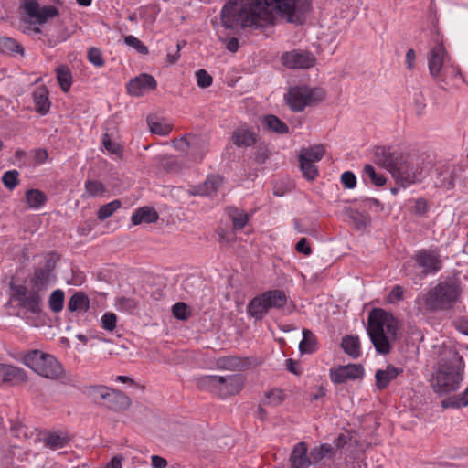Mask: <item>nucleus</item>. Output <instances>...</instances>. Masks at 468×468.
<instances>
[{
	"mask_svg": "<svg viewBox=\"0 0 468 468\" xmlns=\"http://www.w3.org/2000/svg\"><path fill=\"white\" fill-rule=\"evenodd\" d=\"M311 9V0H228L221 10L226 28L265 27L273 23L275 10L287 22L301 25Z\"/></svg>",
	"mask_w": 468,
	"mask_h": 468,
	"instance_id": "f257e3e1",
	"label": "nucleus"
},
{
	"mask_svg": "<svg viewBox=\"0 0 468 468\" xmlns=\"http://www.w3.org/2000/svg\"><path fill=\"white\" fill-rule=\"evenodd\" d=\"M375 160L404 188L421 182L425 177L426 159L423 155L404 154L391 151L390 148L378 147L375 153Z\"/></svg>",
	"mask_w": 468,
	"mask_h": 468,
	"instance_id": "f03ea898",
	"label": "nucleus"
},
{
	"mask_svg": "<svg viewBox=\"0 0 468 468\" xmlns=\"http://www.w3.org/2000/svg\"><path fill=\"white\" fill-rule=\"evenodd\" d=\"M399 322L390 314L374 309L367 318V333L376 351L382 355L390 352V343L396 340Z\"/></svg>",
	"mask_w": 468,
	"mask_h": 468,
	"instance_id": "7ed1b4c3",
	"label": "nucleus"
},
{
	"mask_svg": "<svg viewBox=\"0 0 468 468\" xmlns=\"http://www.w3.org/2000/svg\"><path fill=\"white\" fill-rule=\"evenodd\" d=\"M461 362L462 357L457 354L450 359H441L431 379L434 392L444 395L459 388L463 381Z\"/></svg>",
	"mask_w": 468,
	"mask_h": 468,
	"instance_id": "20e7f679",
	"label": "nucleus"
},
{
	"mask_svg": "<svg viewBox=\"0 0 468 468\" xmlns=\"http://www.w3.org/2000/svg\"><path fill=\"white\" fill-rule=\"evenodd\" d=\"M460 294L461 289L456 282H441L425 294V305L430 311L449 310L458 301Z\"/></svg>",
	"mask_w": 468,
	"mask_h": 468,
	"instance_id": "39448f33",
	"label": "nucleus"
},
{
	"mask_svg": "<svg viewBox=\"0 0 468 468\" xmlns=\"http://www.w3.org/2000/svg\"><path fill=\"white\" fill-rule=\"evenodd\" d=\"M23 362L35 373L46 378L57 379L64 375L62 365L54 356L37 349L27 352Z\"/></svg>",
	"mask_w": 468,
	"mask_h": 468,
	"instance_id": "423d86ee",
	"label": "nucleus"
},
{
	"mask_svg": "<svg viewBox=\"0 0 468 468\" xmlns=\"http://www.w3.org/2000/svg\"><path fill=\"white\" fill-rule=\"evenodd\" d=\"M288 302V296L284 291L275 289L266 291L254 297L248 304V314L259 320L271 309H282Z\"/></svg>",
	"mask_w": 468,
	"mask_h": 468,
	"instance_id": "0eeeda50",
	"label": "nucleus"
},
{
	"mask_svg": "<svg viewBox=\"0 0 468 468\" xmlns=\"http://www.w3.org/2000/svg\"><path fill=\"white\" fill-rule=\"evenodd\" d=\"M10 298L9 302L16 303V307L19 311L33 315H38L42 312V297L43 294L37 290H28L27 286L22 284H15L10 282Z\"/></svg>",
	"mask_w": 468,
	"mask_h": 468,
	"instance_id": "6e6552de",
	"label": "nucleus"
},
{
	"mask_svg": "<svg viewBox=\"0 0 468 468\" xmlns=\"http://www.w3.org/2000/svg\"><path fill=\"white\" fill-rule=\"evenodd\" d=\"M284 97L292 111L303 112L305 107L322 101L325 97V92L321 88L295 86L291 88Z\"/></svg>",
	"mask_w": 468,
	"mask_h": 468,
	"instance_id": "1a4fd4ad",
	"label": "nucleus"
},
{
	"mask_svg": "<svg viewBox=\"0 0 468 468\" xmlns=\"http://www.w3.org/2000/svg\"><path fill=\"white\" fill-rule=\"evenodd\" d=\"M89 390L94 399L104 400L105 406L111 410L125 411L131 406V399L118 389L109 388L105 386H90Z\"/></svg>",
	"mask_w": 468,
	"mask_h": 468,
	"instance_id": "9d476101",
	"label": "nucleus"
},
{
	"mask_svg": "<svg viewBox=\"0 0 468 468\" xmlns=\"http://www.w3.org/2000/svg\"><path fill=\"white\" fill-rule=\"evenodd\" d=\"M281 62L288 69H310L315 65L316 58L308 50L293 49L284 52Z\"/></svg>",
	"mask_w": 468,
	"mask_h": 468,
	"instance_id": "9b49d317",
	"label": "nucleus"
},
{
	"mask_svg": "<svg viewBox=\"0 0 468 468\" xmlns=\"http://www.w3.org/2000/svg\"><path fill=\"white\" fill-rule=\"evenodd\" d=\"M23 9L25 13L37 24H44L48 19L58 16L59 14L58 8L55 6H40L37 0H24Z\"/></svg>",
	"mask_w": 468,
	"mask_h": 468,
	"instance_id": "f8f14e48",
	"label": "nucleus"
},
{
	"mask_svg": "<svg viewBox=\"0 0 468 468\" xmlns=\"http://www.w3.org/2000/svg\"><path fill=\"white\" fill-rule=\"evenodd\" d=\"M176 147L185 150L189 149L191 155L195 161H201L208 150V142L206 138L196 135H188L182 137L176 142Z\"/></svg>",
	"mask_w": 468,
	"mask_h": 468,
	"instance_id": "ddd939ff",
	"label": "nucleus"
},
{
	"mask_svg": "<svg viewBox=\"0 0 468 468\" xmlns=\"http://www.w3.org/2000/svg\"><path fill=\"white\" fill-rule=\"evenodd\" d=\"M416 263L423 269L424 275L435 273L441 269L442 261L438 252L420 250L415 255Z\"/></svg>",
	"mask_w": 468,
	"mask_h": 468,
	"instance_id": "4468645a",
	"label": "nucleus"
},
{
	"mask_svg": "<svg viewBox=\"0 0 468 468\" xmlns=\"http://www.w3.org/2000/svg\"><path fill=\"white\" fill-rule=\"evenodd\" d=\"M157 87L156 80L152 75L143 73L133 78L127 83V91L130 95L140 97Z\"/></svg>",
	"mask_w": 468,
	"mask_h": 468,
	"instance_id": "2eb2a0df",
	"label": "nucleus"
},
{
	"mask_svg": "<svg viewBox=\"0 0 468 468\" xmlns=\"http://www.w3.org/2000/svg\"><path fill=\"white\" fill-rule=\"evenodd\" d=\"M447 60L448 54L443 44L437 41L431 49L428 59L429 71L433 79H437L441 75L442 66Z\"/></svg>",
	"mask_w": 468,
	"mask_h": 468,
	"instance_id": "dca6fc26",
	"label": "nucleus"
},
{
	"mask_svg": "<svg viewBox=\"0 0 468 468\" xmlns=\"http://www.w3.org/2000/svg\"><path fill=\"white\" fill-rule=\"evenodd\" d=\"M52 271L53 267L49 261L37 268L31 279L32 289L37 290L38 292L44 294V292L55 280Z\"/></svg>",
	"mask_w": 468,
	"mask_h": 468,
	"instance_id": "f3484780",
	"label": "nucleus"
},
{
	"mask_svg": "<svg viewBox=\"0 0 468 468\" xmlns=\"http://www.w3.org/2000/svg\"><path fill=\"white\" fill-rule=\"evenodd\" d=\"M363 374L364 368L361 365L349 364L331 369L330 378L334 383L341 384L349 379L359 378Z\"/></svg>",
	"mask_w": 468,
	"mask_h": 468,
	"instance_id": "a211bd4d",
	"label": "nucleus"
},
{
	"mask_svg": "<svg viewBox=\"0 0 468 468\" xmlns=\"http://www.w3.org/2000/svg\"><path fill=\"white\" fill-rule=\"evenodd\" d=\"M218 397L226 398L238 394L244 387V378L241 375L218 376Z\"/></svg>",
	"mask_w": 468,
	"mask_h": 468,
	"instance_id": "6ab92c4d",
	"label": "nucleus"
},
{
	"mask_svg": "<svg viewBox=\"0 0 468 468\" xmlns=\"http://www.w3.org/2000/svg\"><path fill=\"white\" fill-rule=\"evenodd\" d=\"M233 144L238 147H250L257 143L258 134L250 128H237L231 135Z\"/></svg>",
	"mask_w": 468,
	"mask_h": 468,
	"instance_id": "aec40b11",
	"label": "nucleus"
},
{
	"mask_svg": "<svg viewBox=\"0 0 468 468\" xmlns=\"http://www.w3.org/2000/svg\"><path fill=\"white\" fill-rule=\"evenodd\" d=\"M307 444L303 441L298 442L290 456L292 468H309L312 463L311 456H307Z\"/></svg>",
	"mask_w": 468,
	"mask_h": 468,
	"instance_id": "412c9836",
	"label": "nucleus"
},
{
	"mask_svg": "<svg viewBox=\"0 0 468 468\" xmlns=\"http://www.w3.org/2000/svg\"><path fill=\"white\" fill-rule=\"evenodd\" d=\"M401 373L402 368L393 365H388L385 369H378L375 373L377 388L379 390L386 388Z\"/></svg>",
	"mask_w": 468,
	"mask_h": 468,
	"instance_id": "4be33fe9",
	"label": "nucleus"
},
{
	"mask_svg": "<svg viewBox=\"0 0 468 468\" xmlns=\"http://www.w3.org/2000/svg\"><path fill=\"white\" fill-rule=\"evenodd\" d=\"M2 378L4 383H8L12 386L20 385L27 380V376L24 369L5 364Z\"/></svg>",
	"mask_w": 468,
	"mask_h": 468,
	"instance_id": "5701e85b",
	"label": "nucleus"
},
{
	"mask_svg": "<svg viewBox=\"0 0 468 468\" xmlns=\"http://www.w3.org/2000/svg\"><path fill=\"white\" fill-rule=\"evenodd\" d=\"M32 98L36 112L44 115L49 111L50 101L48 99V90L46 87L40 86L36 88L32 92Z\"/></svg>",
	"mask_w": 468,
	"mask_h": 468,
	"instance_id": "b1692460",
	"label": "nucleus"
},
{
	"mask_svg": "<svg viewBox=\"0 0 468 468\" xmlns=\"http://www.w3.org/2000/svg\"><path fill=\"white\" fill-rule=\"evenodd\" d=\"M158 214L156 210L150 207H143L136 209L132 215L131 220L133 225L142 223H154L157 221Z\"/></svg>",
	"mask_w": 468,
	"mask_h": 468,
	"instance_id": "393cba45",
	"label": "nucleus"
},
{
	"mask_svg": "<svg viewBox=\"0 0 468 468\" xmlns=\"http://www.w3.org/2000/svg\"><path fill=\"white\" fill-rule=\"evenodd\" d=\"M261 124L262 127L269 132L276 133L278 134H286L289 133L288 125L272 114L264 116Z\"/></svg>",
	"mask_w": 468,
	"mask_h": 468,
	"instance_id": "a878e982",
	"label": "nucleus"
},
{
	"mask_svg": "<svg viewBox=\"0 0 468 468\" xmlns=\"http://www.w3.org/2000/svg\"><path fill=\"white\" fill-rule=\"evenodd\" d=\"M90 308V300L83 292H75L68 302V309L70 312L85 313Z\"/></svg>",
	"mask_w": 468,
	"mask_h": 468,
	"instance_id": "bb28decb",
	"label": "nucleus"
},
{
	"mask_svg": "<svg viewBox=\"0 0 468 468\" xmlns=\"http://www.w3.org/2000/svg\"><path fill=\"white\" fill-rule=\"evenodd\" d=\"M341 347L352 358H357L361 355L360 341L356 335H345L342 338Z\"/></svg>",
	"mask_w": 468,
	"mask_h": 468,
	"instance_id": "cd10ccee",
	"label": "nucleus"
},
{
	"mask_svg": "<svg viewBox=\"0 0 468 468\" xmlns=\"http://www.w3.org/2000/svg\"><path fill=\"white\" fill-rule=\"evenodd\" d=\"M223 178L218 175H211L200 186H198L197 193L203 196H210L215 193L222 185Z\"/></svg>",
	"mask_w": 468,
	"mask_h": 468,
	"instance_id": "c85d7f7f",
	"label": "nucleus"
},
{
	"mask_svg": "<svg viewBox=\"0 0 468 468\" xmlns=\"http://www.w3.org/2000/svg\"><path fill=\"white\" fill-rule=\"evenodd\" d=\"M312 461L316 463L323 459H332L335 456V447L329 443H323L314 447L310 452Z\"/></svg>",
	"mask_w": 468,
	"mask_h": 468,
	"instance_id": "c756f323",
	"label": "nucleus"
},
{
	"mask_svg": "<svg viewBox=\"0 0 468 468\" xmlns=\"http://www.w3.org/2000/svg\"><path fill=\"white\" fill-rule=\"evenodd\" d=\"M324 147L322 144H315L310 147L302 148L300 151L299 158L316 163L324 157Z\"/></svg>",
	"mask_w": 468,
	"mask_h": 468,
	"instance_id": "7c9ffc66",
	"label": "nucleus"
},
{
	"mask_svg": "<svg viewBox=\"0 0 468 468\" xmlns=\"http://www.w3.org/2000/svg\"><path fill=\"white\" fill-rule=\"evenodd\" d=\"M317 339L309 329L303 330V339L299 344L301 353L312 354L316 350Z\"/></svg>",
	"mask_w": 468,
	"mask_h": 468,
	"instance_id": "2f4dec72",
	"label": "nucleus"
},
{
	"mask_svg": "<svg viewBox=\"0 0 468 468\" xmlns=\"http://www.w3.org/2000/svg\"><path fill=\"white\" fill-rule=\"evenodd\" d=\"M58 82L64 92L69 90L72 84V75L69 68L66 65H60L56 69Z\"/></svg>",
	"mask_w": 468,
	"mask_h": 468,
	"instance_id": "473e14b6",
	"label": "nucleus"
},
{
	"mask_svg": "<svg viewBox=\"0 0 468 468\" xmlns=\"http://www.w3.org/2000/svg\"><path fill=\"white\" fill-rule=\"evenodd\" d=\"M243 366V363L239 357L228 356H222L216 360V367L218 369L223 370H239Z\"/></svg>",
	"mask_w": 468,
	"mask_h": 468,
	"instance_id": "72a5a7b5",
	"label": "nucleus"
},
{
	"mask_svg": "<svg viewBox=\"0 0 468 468\" xmlns=\"http://www.w3.org/2000/svg\"><path fill=\"white\" fill-rule=\"evenodd\" d=\"M26 201L31 208H38L47 201L46 195L37 189H30L26 192Z\"/></svg>",
	"mask_w": 468,
	"mask_h": 468,
	"instance_id": "f704fd0d",
	"label": "nucleus"
},
{
	"mask_svg": "<svg viewBox=\"0 0 468 468\" xmlns=\"http://www.w3.org/2000/svg\"><path fill=\"white\" fill-rule=\"evenodd\" d=\"M441 406L457 409L468 406V388L463 392L443 400Z\"/></svg>",
	"mask_w": 468,
	"mask_h": 468,
	"instance_id": "c9c22d12",
	"label": "nucleus"
},
{
	"mask_svg": "<svg viewBox=\"0 0 468 468\" xmlns=\"http://www.w3.org/2000/svg\"><path fill=\"white\" fill-rule=\"evenodd\" d=\"M218 376H203L197 380V386L200 389L208 390L218 395Z\"/></svg>",
	"mask_w": 468,
	"mask_h": 468,
	"instance_id": "e433bc0d",
	"label": "nucleus"
},
{
	"mask_svg": "<svg viewBox=\"0 0 468 468\" xmlns=\"http://www.w3.org/2000/svg\"><path fill=\"white\" fill-rule=\"evenodd\" d=\"M0 52L5 53V54L16 52V53H19V54L23 55L24 48L15 39L7 37H0Z\"/></svg>",
	"mask_w": 468,
	"mask_h": 468,
	"instance_id": "4c0bfd02",
	"label": "nucleus"
},
{
	"mask_svg": "<svg viewBox=\"0 0 468 468\" xmlns=\"http://www.w3.org/2000/svg\"><path fill=\"white\" fill-rule=\"evenodd\" d=\"M147 124L151 133L154 134L166 136L172 131V126L170 124L161 122L153 117L147 118Z\"/></svg>",
	"mask_w": 468,
	"mask_h": 468,
	"instance_id": "58836bf2",
	"label": "nucleus"
},
{
	"mask_svg": "<svg viewBox=\"0 0 468 468\" xmlns=\"http://www.w3.org/2000/svg\"><path fill=\"white\" fill-rule=\"evenodd\" d=\"M64 298V292L60 289H57L51 292L48 299V305L53 313H58L63 309Z\"/></svg>",
	"mask_w": 468,
	"mask_h": 468,
	"instance_id": "ea45409f",
	"label": "nucleus"
},
{
	"mask_svg": "<svg viewBox=\"0 0 468 468\" xmlns=\"http://www.w3.org/2000/svg\"><path fill=\"white\" fill-rule=\"evenodd\" d=\"M121 206H122V203L118 199H115L108 204L101 206L97 212L98 218L101 221L107 219L115 211H117L121 207Z\"/></svg>",
	"mask_w": 468,
	"mask_h": 468,
	"instance_id": "a19ab883",
	"label": "nucleus"
},
{
	"mask_svg": "<svg viewBox=\"0 0 468 468\" xmlns=\"http://www.w3.org/2000/svg\"><path fill=\"white\" fill-rule=\"evenodd\" d=\"M229 217L232 219L235 230H241L249 221V216L243 211H238L236 208H229Z\"/></svg>",
	"mask_w": 468,
	"mask_h": 468,
	"instance_id": "79ce46f5",
	"label": "nucleus"
},
{
	"mask_svg": "<svg viewBox=\"0 0 468 468\" xmlns=\"http://www.w3.org/2000/svg\"><path fill=\"white\" fill-rule=\"evenodd\" d=\"M299 163L303 177L309 181L314 180L318 176V169L314 163L309 162V160L306 159L300 158Z\"/></svg>",
	"mask_w": 468,
	"mask_h": 468,
	"instance_id": "37998d69",
	"label": "nucleus"
},
{
	"mask_svg": "<svg viewBox=\"0 0 468 468\" xmlns=\"http://www.w3.org/2000/svg\"><path fill=\"white\" fill-rule=\"evenodd\" d=\"M45 444L52 450L61 449L68 443V439L58 433H50L44 439Z\"/></svg>",
	"mask_w": 468,
	"mask_h": 468,
	"instance_id": "c03bdc74",
	"label": "nucleus"
},
{
	"mask_svg": "<svg viewBox=\"0 0 468 468\" xmlns=\"http://www.w3.org/2000/svg\"><path fill=\"white\" fill-rule=\"evenodd\" d=\"M85 190L90 197L102 196L106 191L104 185L97 180H87Z\"/></svg>",
	"mask_w": 468,
	"mask_h": 468,
	"instance_id": "a18cd8bd",
	"label": "nucleus"
},
{
	"mask_svg": "<svg viewBox=\"0 0 468 468\" xmlns=\"http://www.w3.org/2000/svg\"><path fill=\"white\" fill-rule=\"evenodd\" d=\"M18 171L9 170L4 173L2 182L7 189L13 190L18 185Z\"/></svg>",
	"mask_w": 468,
	"mask_h": 468,
	"instance_id": "49530a36",
	"label": "nucleus"
},
{
	"mask_svg": "<svg viewBox=\"0 0 468 468\" xmlns=\"http://www.w3.org/2000/svg\"><path fill=\"white\" fill-rule=\"evenodd\" d=\"M123 40L126 45L136 49L138 53H140L142 55L148 54V52H149L148 48L137 37H135L132 35H129V36L124 37Z\"/></svg>",
	"mask_w": 468,
	"mask_h": 468,
	"instance_id": "de8ad7c7",
	"label": "nucleus"
},
{
	"mask_svg": "<svg viewBox=\"0 0 468 468\" xmlns=\"http://www.w3.org/2000/svg\"><path fill=\"white\" fill-rule=\"evenodd\" d=\"M283 401V397L280 389H272L266 394V399L262 401V404L269 406H278Z\"/></svg>",
	"mask_w": 468,
	"mask_h": 468,
	"instance_id": "09e8293b",
	"label": "nucleus"
},
{
	"mask_svg": "<svg viewBox=\"0 0 468 468\" xmlns=\"http://www.w3.org/2000/svg\"><path fill=\"white\" fill-rule=\"evenodd\" d=\"M365 175L368 176L372 182L378 186H382L386 183V178L383 175L377 174L374 167L371 165H366L364 166Z\"/></svg>",
	"mask_w": 468,
	"mask_h": 468,
	"instance_id": "8fccbe9b",
	"label": "nucleus"
},
{
	"mask_svg": "<svg viewBox=\"0 0 468 468\" xmlns=\"http://www.w3.org/2000/svg\"><path fill=\"white\" fill-rule=\"evenodd\" d=\"M101 327L107 331H113L116 327L117 316L114 313H105L101 319Z\"/></svg>",
	"mask_w": 468,
	"mask_h": 468,
	"instance_id": "3c124183",
	"label": "nucleus"
},
{
	"mask_svg": "<svg viewBox=\"0 0 468 468\" xmlns=\"http://www.w3.org/2000/svg\"><path fill=\"white\" fill-rule=\"evenodd\" d=\"M197 84L199 88L205 89L212 84L213 79L205 69H198L196 72Z\"/></svg>",
	"mask_w": 468,
	"mask_h": 468,
	"instance_id": "603ef678",
	"label": "nucleus"
},
{
	"mask_svg": "<svg viewBox=\"0 0 468 468\" xmlns=\"http://www.w3.org/2000/svg\"><path fill=\"white\" fill-rule=\"evenodd\" d=\"M188 307L185 303L179 302L173 305L172 314L173 315L180 320H186L189 317Z\"/></svg>",
	"mask_w": 468,
	"mask_h": 468,
	"instance_id": "864d4df0",
	"label": "nucleus"
},
{
	"mask_svg": "<svg viewBox=\"0 0 468 468\" xmlns=\"http://www.w3.org/2000/svg\"><path fill=\"white\" fill-rule=\"evenodd\" d=\"M88 60L95 67H102L104 65V59L102 58L101 52L97 48H90L88 50Z\"/></svg>",
	"mask_w": 468,
	"mask_h": 468,
	"instance_id": "5fc2aeb1",
	"label": "nucleus"
},
{
	"mask_svg": "<svg viewBox=\"0 0 468 468\" xmlns=\"http://www.w3.org/2000/svg\"><path fill=\"white\" fill-rule=\"evenodd\" d=\"M350 218L356 223V227L359 229L366 228L370 222V219L367 216L358 211H352L350 213Z\"/></svg>",
	"mask_w": 468,
	"mask_h": 468,
	"instance_id": "6e6d98bb",
	"label": "nucleus"
},
{
	"mask_svg": "<svg viewBox=\"0 0 468 468\" xmlns=\"http://www.w3.org/2000/svg\"><path fill=\"white\" fill-rule=\"evenodd\" d=\"M342 184L348 189H353L356 185V177L354 173L346 171L341 175Z\"/></svg>",
	"mask_w": 468,
	"mask_h": 468,
	"instance_id": "4d7b16f0",
	"label": "nucleus"
},
{
	"mask_svg": "<svg viewBox=\"0 0 468 468\" xmlns=\"http://www.w3.org/2000/svg\"><path fill=\"white\" fill-rule=\"evenodd\" d=\"M102 144L107 151H109L112 154H118L121 153V146L112 142L109 136V134L105 133L102 138Z\"/></svg>",
	"mask_w": 468,
	"mask_h": 468,
	"instance_id": "13d9d810",
	"label": "nucleus"
},
{
	"mask_svg": "<svg viewBox=\"0 0 468 468\" xmlns=\"http://www.w3.org/2000/svg\"><path fill=\"white\" fill-rule=\"evenodd\" d=\"M404 290L401 286L396 285L389 294L388 295V301L390 303H395L400 301L403 297Z\"/></svg>",
	"mask_w": 468,
	"mask_h": 468,
	"instance_id": "bf43d9fd",
	"label": "nucleus"
},
{
	"mask_svg": "<svg viewBox=\"0 0 468 468\" xmlns=\"http://www.w3.org/2000/svg\"><path fill=\"white\" fill-rule=\"evenodd\" d=\"M440 176H443V178H439V181L435 183L437 186L446 188H452L453 186L454 178L452 174L440 173Z\"/></svg>",
	"mask_w": 468,
	"mask_h": 468,
	"instance_id": "052dcab7",
	"label": "nucleus"
},
{
	"mask_svg": "<svg viewBox=\"0 0 468 468\" xmlns=\"http://www.w3.org/2000/svg\"><path fill=\"white\" fill-rule=\"evenodd\" d=\"M295 250L297 252L303 253L304 255H310L312 253V249L305 238L300 239V240L295 245Z\"/></svg>",
	"mask_w": 468,
	"mask_h": 468,
	"instance_id": "680f3d73",
	"label": "nucleus"
},
{
	"mask_svg": "<svg viewBox=\"0 0 468 468\" xmlns=\"http://www.w3.org/2000/svg\"><path fill=\"white\" fill-rule=\"evenodd\" d=\"M219 40L222 42V43H226V48L232 52V53H235L238 51L239 49V40L238 38L236 37H230V38H224L222 37H219Z\"/></svg>",
	"mask_w": 468,
	"mask_h": 468,
	"instance_id": "e2e57ef3",
	"label": "nucleus"
},
{
	"mask_svg": "<svg viewBox=\"0 0 468 468\" xmlns=\"http://www.w3.org/2000/svg\"><path fill=\"white\" fill-rule=\"evenodd\" d=\"M428 210V205L425 199L419 198L415 201V205L413 207V211L417 215H423Z\"/></svg>",
	"mask_w": 468,
	"mask_h": 468,
	"instance_id": "0e129e2a",
	"label": "nucleus"
},
{
	"mask_svg": "<svg viewBox=\"0 0 468 468\" xmlns=\"http://www.w3.org/2000/svg\"><path fill=\"white\" fill-rule=\"evenodd\" d=\"M48 157V154L46 149L37 148L34 150V159L37 164H44Z\"/></svg>",
	"mask_w": 468,
	"mask_h": 468,
	"instance_id": "69168bd1",
	"label": "nucleus"
},
{
	"mask_svg": "<svg viewBox=\"0 0 468 468\" xmlns=\"http://www.w3.org/2000/svg\"><path fill=\"white\" fill-rule=\"evenodd\" d=\"M12 433L18 438H27V428L22 424H16L11 429Z\"/></svg>",
	"mask_w": 468,
	"mask_h": 468,
	"instance_id": "338daca9",
	"label": "nucleus"
},
{
	"mask_svg": "<svg viewBox=\"0 0 468 468\" xmlns=\"http://www.w3.org/2000/svg\"><path fill=\"white\" fill-rule=\"evenodd\" d=\"M151 462L154 468H165L167 466V461L159 455H153Z\"/></svg>",
	"mask_w": 468,
	"mask_h": 468,
	"instance_id": "774afa93",
	"label": "nucleus"
}]
</instances>
